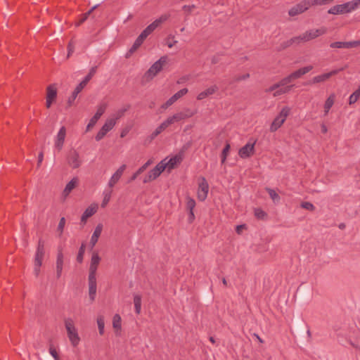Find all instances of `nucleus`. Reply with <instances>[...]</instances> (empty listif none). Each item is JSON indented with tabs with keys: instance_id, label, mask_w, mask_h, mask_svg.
<instances>
[{
	"instance_id": "f257e3e1",
	"label": "nucleus",
	"mask_w": 360,
	"mask_h": 360,
	"mask_svg": "<svg viewBox=\"0 0 360 360\" xmlns=\"http://www.w3.org/2000/svg\"><path fill=\"white\" fill-rule=\"evenodd\" d=\"M358 6H359L358 0L349 1L342 4H338L331 7L328 11V13L329 14L333 15L347 13L355 10L358 7Z\"/></svg>"
},
{
	"instance_id": "f03ea898",
	"label": "nucleus",
	"mask_w": 360,
	"mask_h": 360,
	"mask_svg": "<svg viewBox=\"0 0 360 360\" xmlns=\"http://www.w3.org/2000/svg\"><path fill=\"white\" fill-rule=\"evenodd\" d=\"M64 322L68 337L71 344L74 347L77 346L79 343L80 338L79 337L77 330L75 326L74 321L71 318H67L65 319Z\"/></svg>"
},
{
	"instance_id": "7ed1b4c3",
	"label": "nucleus",
	"mask_w": 360,
	"mask_h": 360,
	"mask_svg": "<svg viewBox=\"0 0 360 360\" xmlns=\"http://www.w3.org/2000/svg\"><path fill=\"white\" fill-rule=\"evenodd\" d=\"M290 113V108L288 106L283 107L278 115L274 119L270 125L269 131L271 132L276 131L284 124Z\"/></svg>"
},
{
	"instance_id": "20e7f679",
	"label": "nucleus",
	"mask_w": 360,
	"mask_h": 360,
	"mask_svg": "<svg viewBox=\"0 0 360 360\" xmlns=\"http://www.w3.org/2000/svg\"><path fill=\"white\" fill-rule=\"evenodd\" d=\"M182 158L179 155H175L171 158L169 160L165 158L159 162V175L167 170L169 173L172 169L177 167L181 163Z\"/></svg>"
},
{
	"instance_id": "39448f33",
	"label": "nucleus",
	"mask_w": 360,
	"mask_h": 360,
	"mask_svg": "<svg viewBox=\"0 0 360 360\" xmlns=\"http://www.w3.org/2000/svg\"><path fill=\"white\" fill-rule=\"evenodd\" d=\"M327 32V28L322 27L319 29L306 31L303 34L298 36L300 41H308Z\"/></svg>"
},
{
	"instance_id": "423d86ee",
	"label": "nucleus",
	"mask_w": 360,
	"mask_h": 360,
	"mask_svg": "<svg viewBox=\"0 0 360 360\" xmlns=\"http://www.w3.org/2000/svg\"><path fill=\"white\" fill-rule=\"evenodd\" d=\"M209 191V184L206 179L201 176L199 179L198 188L197 191V197L200 201H204L207 197Z\"/></svg>"
},
{
	"instance_id": "0eeeda50",
	"label": "nucleus",
	"mask_w": 360,
	"mask_h": 360,
	"mask_svg": "<svg viewBox=\"0 0 360 360\" xmlns=\"http://www.w3.org/2000/svg\"><path fill=\"white\" fill-rule=\"evenodd\" d=\"M107 108V103H102L98 105L96 112L95 115L91 118L89 124L86 126V131H90L96 124L100 117L103 115Z\"/></svg>"
},
{
	"instance_id": "6e6552de",
	"label": "nucleus",
	"mask_w": 360,
	"mask_h": 360,
	"mask_svg": "<svg viewBox=\"0 0 360 360\" xmlns=\"http://www.w3.org/2000/svg\"><path fill=\"white\" fill-rule=\"evenodd\" d=\"M158 74V60L144 73L141 79V85H146L150 82Z\"/></svg>"
},
{
	"instance_id": "1a4fd4ad",
	"label": "nucleus",
	"mask_w": 360,
	"mask_h": 360,
	"mask_svg": "<svg viewBox=\"0 0 360 360\" xmlns=\"http://www.w3.org/2000/svg\"><path fill=\"white\" fill-rule=\"evenodd\" d=\"M256 141L252 142L248 141L244 146H243L238 151V155L241 158L245 159L250 158L254 154L255 145Z\"/></svg>"
},
{
	"instance_id": "9d476101",
	"label": "nucleus",
	"mask_w": 360,
	"mask_h": 360,
	"mask_svg": "<svg viewBox=\"0 0 360 360\" xmlns=\"http://www.w3.org/2000/svg\"><path fill=\"white\" fill-rule=\"evenodd\" d=\"M309 8V2L307 0H303L300 3L291 8L288 12V14L290 16H295L298 14L304 13L308 10Z\"/></svg>"
},
{
	"instance_id": "9b49d317",
	"label": "nucleus",
	"mask_w": 360,
	"mask_h": 360,
	"mask_svg": "<svg viewBox=\"0 0 360 360\" xmlns=\"http://www.w3.org/2000/svg\"><path fill=\"white\" fill-rule=\"evenodd\" d=\"M67 160L68 165L73 169L78 168L82 164L79 155L75 150H72L69 152Z\"/></svg>"
},
{
	"instance_id": "f8f14e48",
	"label": "nucleus",
	"mask_w": 360,
	"mask_h": 360,
	"mask_svg": "<svg viewBox=\"0 0 360 360\" xmlns=\"http://www.w3.org/2000/svg\"><path fill=\"white\" fill-rule=\"evenodd\" d=\"M45 255V243L42 239H39L38 241L35 255H34V263L41 264Z\"/></svg>"
},
{
	"instance_id": "ddd939ff",
	"label": "nucleus",
	"mask_w": 360,
	"mask_h": 360,
	"mask_svg": "<svg viewBox=\"0 0 360 360\" xmlns=\"http://www.w3.org/2000/svg\"><path fill=\"white\" fill-rule=\"evenodd\" d=\"M195 205L196 203L193 198L190 196L186 198V208L188 212V221L190 224L193 223L195 218L193 212Z\"/></svg>"
},
{
	"instance_id": "4468645a",
	"label": "nucleus",
	"mask_w": 360,
	"mask_h": 360,
	"mask_svg": "<svg viewBox=\"0 0 360 360\" xmlns=\"http://www.w3.org/2000/svg\"><path fill=\"white\" fill-rule=\"evenodd\" d=\"M63 263H64V255L63 253V249L59 247L58 248L56 262V278L58 279L60 278L62 275Z\"/></svg>"
},
{
	"instance_id": "2eb2a0df",
	"label": "nucleus",
	"mask_w": 360,
	"mask_h": 360,
	"mask_svg": "<svg viewBox=\"0 0 360 360\" xmlns=\"http://www.w3.org/2000/svg\"><path fill=\"white\" fill-rule=\"evenodd\" d=\"M126 165H121L117 169V171L112 174L108 184V186L109 188L112 189L115 185L119 181L124 170L126 169Z\"/></svg>"
},
{
	"instance_id": "dca6fc26",
	"label": "nucleus",
	"mask_w": 360,
	"mask_h": 360,
	"mask_svg": "<svg viewBox=\"0 0 360 360\" xmlns=\"http://www.w3.org/2000/svg\"><path fill=\"white\" fill-rule=\"evenodd\" d=\"M96 294V276L89 275V295L91 302H94Z\"/></svg>"
},
{
	"instance_id": "f3484780",
	"label": "nucleus",
	"mask_w": 360,
	"mask_h": 360,
	"mask_svg": "<svg viewBox=\"0 0 360 360\" xmlns=\"http://www.w3.org/2000/svg\"><path fill=\"white\" fill-rule=\"evenodd\" d=\"M101 261V258L98 254L96 252H94L91 259V264L89 266V274L90 276H96V270L99 262Z\"/></svg>"
},
{
	"instance_id": "a211bd4d",
	"label": "nucleus",
	"mask_w": 360,
	"mask_h": 360,
	"mask_svg": "<svg viewBox=\"0 0 360 360\" xmlns=\"http://www.w3.org/2000/svg\"><path fill=\"white\" fill-rule=\"evenodd\" d=\"M66 135V129L65 127H62L56 136V139L55 141V147L58 150H60L63 148L65 138Z\"/></svg>"
},
{
	"instance_id": "6ab92c4d",
	"label": "nucleus",
	"mask_w": 360,
	"mask_h": 360,
	"mask_svg": "<svg viewBox=\"0 0 360 360\" xmlns=\"http://www.w3.org/2000/svg\"><path fill=\"white\" fill-rule=\"evenodd\" d=\"M292 81H293V80H292L290 75H289L288 76L283 78L278 83H276V84H273L272 86L269 87L267 89H266V92H267V93L271 92V91L278 89L281 86H282V87L288 86L287 84L290 83Z\"/></svg>"
},
{
	"instance_id": "aec40b11",
	"label": "nucleus",
	"mask_w": 360,
	"mask_h": 360,
	"mask_svg": "<svg viewBox=\"0 0 360 360\" xmlns=\"http://www.w3.org/2000/svg\"><path fill=\"white\" fill-rule=\"evenodd\" d=\"M194 114V112L187 108L184 112L176 113L174 115L171 116V117L173 120V122L174 123L175 122H179L182 120L191 117Z\"/></svg>"
},
{
	"instance_id": "412c9836",
	"label": "nucleus",
	"mask_w": 360,
	"mask_h": 360,
	"mask_svg": "<svg viewBox=\"0 0 360 360\" xmlns=\"http://www.w3.org/2000/svg\"><path fill=\"white\" fill-rule=\"evenodd\" d=\"M339 71H340L339 70H334L329 72L324 73V74H322L320 75H317L313 78L311 83L316 84V83L323 82L326 81L327 79H328L332 76L338 74Z\"/></svg>"
},
{
	"instance_id": "4be33fe9",
	"label": "nucleus",
	"mask_w": 360,
	"mask_h": 360,
	"mask_svg": "<svg viewBox=\"0 0 360 360\" xmlns=\"http://www.w3.org/2000/svg\"><path fill=\"white\" fill-rule=\"evenodd\" d=\"M97 209L98 207L96 205H91V206L88 207L82 215L81 223L85 224L86 223L87 219L93 216L96 212Z\"/></svg>"
},
{
	"instance_id": "5701e85b",
	"label": "nucleus",
	"mask_w": 360,
	"mask_h": 360,
	"mask_svg": "<svg viewBox=\"0 0 360 360\" xmlns=\"http://www.w3.org/2000/svg\"><path fill=\"white\" fill-rule=\"evenodd\" d=\"M103 230V224H98L95 229L94 231L91 236V240H90V245L91 248L92 249L95 245L97 243L98 238L101 234Z\"/></svg>"
},
{
	"instance_id": "b1692460",
	"label": "nucleus",
	"mask_w": 360,
	"mask_h": 360,
	"mask_svg": "<svg viewBox=\"0 0 360 360\" xmlns=\"http://www.w3.org/2000/svg\"><path fill=\"white\" fill-rule=\"evenodd\" d=\"M313 69L312 65H308L302 68L298 69L297 70L292 72L290 75L292 80L297 79L298 78H300L304 75L308 73Z\"/></svg>"
},
{
	"instance_id": "393cba45",
	"label": "nucleus",
	"mask_w": 360,
	"mask_h": 360,
	"mask_svg": "<svg viewBox=\"0 0 360 360\" xmlns=\"http://www.w3.org/2000/svg\"><path fill=\"white\" fill-rule=\"evenodd\" d=\"M145 39H146L139 34V36L136 38L134 43L133 44L132 46L126 53V58L130 57L141 46Z\"/></svg>"
},
{
	"instance_id": "a878e982",
	"label": "nucleus",
	"mask_w": 360,
	"mask_h": 360,
	"mask_svg": "<svg viewBox=\"0 0 360 360\" xmlns=\"http://www.w3.org/2000/svg\"><path fill=\"white\" fill-rule=\"evenodd\" d=\"M217 90H218V87L216 85L212 86L209 87L208 89H207L206 90L200 92L198 95L197 99L198 100H202V99L205 98L206 97H207V96H209L210 95H212Z\"/></svg>"
},
{
	"instance_id": "bb28decb",
	"label": "nucleus",
	"mask_w": 360,
	"mask_h": 360,
	"mask_svg": "<svg viewBox=\"0 0 360 360\" xmlns=\"http://www.w3.org/2000/svg\"><path fill=\"white\" fill-rule=\"evenodd\" d=\"M158 27V19L155 20L140 34L144 39L150 34Z\"/></svg>"
},
{
	"instance_id": "cd10ccee",
	"label": "nucleus",
	"mask_w": 360,
	"mask_h": 360,
	"mask_svg": "<svg viewBox=\"0 0 360 360\" xmlns=\"http://www.w3.org/2000/svg\"><path fill=\"white\" fill-rule=\"evenodd\" d=\"M333 49H350L353 48L352 41H335L330 44Z\"/></svg>"
},
{
	"instance_id": "c85d7f7f",
	"label": "nucleus",
	"mask_w": 360,
	"mask_h": 360,
	"mask_svg": "<svg viewBox=\"0 0 360 360\" xmlns=\"http://www.w3.org/2000/svg\"><path fill=\"white\" fill-rule=\"evenodd\" d=\"M158 178V165H155L153 169L149 172V173L144 177L143 182L144 184L148 183Z\"/></svg>"
},
{
	"instance_id": "c756f323",
	"label": "nucleus",
	"mask_w": 360,
	"mask_h": 360,
	"mask_svg": "<svg viewBox=\"0 0 360 360\" xmlns=\"http://www.w3.org/2000/svg\"><path fill=\"white\" fill-rule=\"evenodd\" d=\"M335 96L334 94H332L329 96V97L326 99L324 103V114L327 115L330 109L334 104Z\"/></svg>"
},
{
	"instance_id": "7c9ffc66",
	"label": "nucleus",
	"mask_w": 360,
	"mask_h": 360,
	"mask_svg": "<svg viewBox=\"0 0 360 360\" xmlns=\"http://www.w3.org/2000/svg\"><path fill=\"white\" fill-rule=\"evenodd\" d=\"M153 162L152 160H148L143 166H141L130 178V179L129 180V182H131L132 181H134L137 176L141 174V173H143L147 168L149 165H151V163Z\"/></svg>"
},
{
	"instance_id": "2f4dec72",
	"label": "nucleus",
	"mask_w": 360,
	"mask_h": 360,
	"mask_svg": "<svg viewBox=\"0 0 360 360\" xmlns=\"http://www.w3.org/2000/svg\"><path fill=\"white\" fill-rule=\"evenodd\" d=\"M115 124L116 119L110 118L106 120L105 122L101 129L107 134L115 127Z\"/></svg>"
},
{
	"instance_id": "473e14b6",
	"label": "nucleus",
	"mask_w": 360,
	"mask_h": 360,
	"mask_svg": "<svg viewBox=\"0 0 360 360\" xmlns=\"http://www.w3.org/2000/svg\"><path fill=\"white\" fill-rule=\"evenodd\" d=\"M57 96V89L55 84L49 85L46 89V98L54 101Z\"/></svg>"
},
{
	"instance_id": "72a5a7b5",
	"label": "nucleus",
	"mask_w": 360,
	"mask_h": 360,
	"mask_svg": "<svg viewBox=\"0 0 360 360\" xmlns=\"http://www.w3.org/2000/svg\"><path fill=\"white\" fill-rule=\"evenodd\" d=\"M112 193V189H111V188L105 189L103 191V199L101 202V207L104 208L108 204V202H110V198H111Z\"/></svg>"
},
{
	"instance_id": "f704fd0d",
	"label": "nucleus",
	"mask_w": 360,
	"mask_h": 360,
	"mask_svg": "<svg viewBox=\"0 0 360 360\" xmlns=\"http://www.w3.org/2000/svg\"><path fill=\"white\" fill-rule=\"evenodd\" d=\"M292 86H293L292 85H289L288 86H284V87L281 86L278 89L272 91L273 96L274 97H276V96L287 94L291 90Z\"/></svg>"
},
{
	"instance_id": "c9c22d12",
	"label": "nucleus",
	"mask_w": 360,
	"mask_h": 360,
	"mask_svg": "<svg viewBox=\"0 0 360 360\" xmlns=\"http://www.w3.org/2000/svg\"><path fill=\"white\" fill-rule=\"evenodd\" d=\"M97 6H98V5H96L94 6H93L86 13H83L82 15H81V17H80L79 20H78V22H76V26H79L84 22H85L87 20V18H89V16L90 15V14L93 12V11L95 10L97 8Z\"/></svg>"
},
{
	"instance_id": "e433bc0d",
	"label": "nucleus",
	"mask_w": 360,
	"mask_h": 360,
	"mask_svg": "<svg viewBox=\"0 0 360 360\" xmlns=\"http://www.w3.org/2000/svg\"><path fill=\"white\" fill-rule=\"evenodd\" d=\"M360 98V86H359L358 89L353 92L349 98V104L352 105L354 104Z\"/></svg>"
},
{
	"instance_id": "4c0bfd02",
	"label": "nucleus",
	"mask_w": 360,
	"mask_h": 360,
	"mask_svg": "<svg viewBox=\"0 0 360 360\" xmlns=\"http://www.w3.org/2000/svg\"><path fill=\"white\" fill-rule=\"evenodd\" d=\"M300 40H299V37H292L290 39L282 43L281 44V49H279L278 50H283V49H285L288 47H289L290 46H291L292 44L294 43H300Z\"/></svg>"
},
{
	"instance_id": "58836bf2",
	"label": "nucleus",
	"mask_w": 360,
	"mask_h": 360,
	"mask_svg": "<svg viewBox=\"0 0 360 360\" xmlns=\"http://www.w3.org/2000/svg\"><path fill=\"white\" fill-rule=\"evenodd\" d=\"M309 2V7L317 5H326L331 4L334 0H307Z\"/></svg>"
},
{
	"instance_id": "ea45409f",
	"label": "nucleus",
	"mask_w": 360,
	"mask_h": 360,
	"mask_svg": "<svg viewBox=\"0 0 360 360\" xmlns=\"http://www.w3.org/2000/svg\"><path fill=\"white\" fill-rule=\"evenodd\" d=\"M85 248H86V245L84 243H82L81 246L79 247V251H78V253H77V262L78 263H82L83 262V259H84V252H85Z\"/></svg>"
},
{
	"instance_id": "a19ab883",
	"label": "nucleus",
	"mask_w": 360,
	"mask_h": 360,
	"mask_svg": "<svg viewBox=\"0 0 360 360\" xmlns=\"http://www.w3.org/2000/svg\"><path fill=\"white\" fill-rule=\"evenodd\" d=\"M134 303L135 307V311L136 314H139L141 309V296L136 295L134 297Z\"/></svg>"
},
{
	"instance_id": "79ce46f5",
	"label": "nucleus",
	"mask_w": 360,
	"mask_h": 360,
	"mask_svg": "<svg viewBox=\"0 0 360 360\" xmlns=\"http://www.w3.org/2000/svg\"><path fill=\"white\" fill-rule=\"evenodd\" d=\"M97 324L98 328V331L100 335H103L104 333V326H105V321H104V317L103 316H98L97 318Z\"/></svg>"
},
{
	"instance_id": "37998d69",
	"label": "nucleus",
	"mask_w": 360,
	"mask_h": 360,
	"mask_svg": "<svg viewBox=\"0 0 360 360\" xmlns=\"http://www.w3.org/2000/svg\"><path fill=\"white\" fill-rule=\"evenodd\" d=\"M76 184L77 179H73L70 181H69L64 189V193L68 194L75 187Z\"/></svg>"
},
{
	"instance_id": "c03bdc74",
	"label": "nucleus",
	"mask_w": 360,
	"mask_h": 360,
	"mask_svg": "<svg viewBox=\"0 0 360 360\" xmlns=\"http://www.w3.org/2000/svg\"><path fill=\"white\" fill-rule=\"evenodd\" d=\"M173 123L174 122L172 117H169L165 122H163L160 125H159V134Z\"/></svg>"
},
{
	"instance_id": "a18cd8bd",
	"label": "nucleus",
	"mask_w": 360,
	"mask_h": 360,
	"mask_svg": "<svg viewBox=\"0 0 360 360\" xmlns=\"http://www.w3.org/2000/svg\"><path fill=\"white\" fill-rule=\"evenodd\" d=\"M97 70V66L92 67L87 75L84 78V81H85L87 84L96 74Z\"/></svg>"
},
{
	"instance_id": "49530a36",
	"label": "nucleus",
	"mask_w": 360,
	"mask_h": 360,
	"mask_svg": "<svg viewBox=\"0 0 360 360\" xmlns=\"http://www.w3.org/2000/svg\"><path fill=\"white\" fill-rule=\"evenodd\" d=\"M113 328L115 329L121 328V317L118 314H115L113 317L112 321Z\"/></svg>"
},
{
	"instance_id": "de8ad7c7",
	"label": "nucleus",
	"mask_w": 360,
	"mask_h": 360,
	"mask_svg": "<svg viewBox=\"0 0 360 360\" xmlns=\"http://www.w3.org/2000/svg\"><path fill=\"white\" fill-rule=\"evenodd\" d=\"M230 150V145L227 143L221 152V163L224 164L226 160L227 155Z\"/></svg>"
},
{
	"instance_id": "09e8293b",
	"label": "nucleus",
	"mask_w": 360,
	"mask_h": 360,
	"mask_svg": "<svg viewBox=\"0 0 360 360\" xmlns=\"http://www.w3.org/2000/svg\"><path fill=\"white\" fill-rule=\"evenodd\" d=\"M266 191L268 192L270 198L275 202L278 201L280 200V196L278 194L271 188H266Z\"/></svg>"
},
{
	"instance_id": "8fccbe9b",
	"label": "nucleus",
	"mask_w": 360,
	"mask_h": 360,
	"mask_svg": "<svg viewBox=\"0 0 360 360\" xmlns=\"http://www.w3.org/2000/svg\"><path fill=\"white\" fill-rule=\"evenodd\" d=\"M169 60L167 56H162L159 58V72L164 69L165 65L168 63Z\"/></svg>"
},
{
	"instance_id": "3c124183",
	"label": "nucleus",
	"mask_w": 360,
	"mask_h": 360,
	"mask_svg": "<svg viewBox=\"0 0 360 360\" xmlns=\"http://www.w3.org/2000/svg\"><path fill=\"white\" fill-rule=\"evenodd\" d=\"M65 225V217H61L59 221L58 228H57V230L59 232V236H62V234L63 233V229H64Z\"/></svg>"
},
{
	"instance_id": "603ef678",
	"label": "nucleus",
	"mask_w": 360,
	"mask_h": 360,
	"mask_svg": "<svg viewBox=\"0 0 360 360\" xmlns=\"http://www.w3.org/2000/svg\"><path fill=\"white\" fill-rule=\"evenodd\" d=\"M255 215L259 219H264L267 214L262 209L257 208L255 210Z\"/></svg>"
},
{
	"instance_id": "864d4df0",
	"label": "nucleus",
	"mask_w": 360,
	"mask_h": 360,
	"mask_svg": "<svg viewBox=\"0 0 360 360\" xmlns=\"http://www.w3.org/2000/svg\"><path fill=\"white\" fill-rule=\"evenodd\" d=\"M87 83L82 80L75 89L73 91L75 92V94H79L82 89L86 86Z\"/></svg>"
},
{
	"instance_id": "5fc2aeb1",
	"label": "nucleus",
	"mask_w": 360,
	"mask_h": 360,
	"mask_svg": "<svg viewBox=\"0 0 360 360\" xmlns=\"http://www.w3.org/2000/svg\"><path fill=\"white\" fill-rule=\"evenodd\" d=\"M301 207L309 211H314L315 210L314 205L309 202H302L301 203Z\"/></svg>"
},
{
	"instance_id": "6e6d98bb",
	"label": "nucleus",
	"mask_w": 360,
	"mask_h": 360,
	"mask_svg": "<svg viewBox=\"0 0 360 360\" xmlns=\"http://www.w3.org/2000/svg\"><path fill=\"white\" fill-rule=\"evenodd\" d=\"M176 102L175 99L173 98L172 96L170 98H169L165 103H164L161 108L163 109H167L169 106L172 105L173 103Z\"/></svg>"
},
{
	"instance_id": "4d7b16f0",
	"label": "nucleus",
	"mask_w": 360,
	"mask_h": 360,
	"mask_svg": "<svg viewBox=\"0 0 360 360\" xmlns=\"http://www.w3.org/2000/svg\"><path fill=\"white\" fill-rule=\"evenodd\" d=\"M107 134L103 131L101 129L99 130V131L97 133V134L95 136V139L97 141H101V139H103L104 138V136L106 135Z\"/></svg>"
},
{
	"instance_id": "13d9d810",
	"label": "nucleus",
	"mask_w": 360,
	"mask_h": 360,
	"mask_svg": "<svg viewBox=\"0 0 360 360\" xmlns=\"http://www.w3.org/2000/svg\"><path fill=\"white\" fill-rule=\"evenodd\" d=\"M107 134L103 131L101 129L99 130V131L97 133V134L95 136V139L97 141H101V139H103L104 138V136L106 135Z\"/></svg>"
},
{
	"instance_id": "bf43d9fd",
	"label": "nucleus",
	"mask_w": 360,
	"mask_h": 360,
	"mask_svg": "<svg viewBox=\"0 0 360 360\" xmlns=\"http://www.w3.org/2000/svg\"><path fill=\"white\" fill-rule=\"evenodd\" d=\"M78 94H75V92L73 91L72 95L69 97L68 100V107L72 106L75 100L76 99Z\"/></svg>"
},
{
	"instance_id": "052dcab7",
	"label": "nucleus",
	"mask_w": 360,
	"mask_h": 360,
	"mask_svg": "<svg viewBox=\"0 0 360 360\" xmlns=\"http://www.w3.org/2000/svg\"><path fill=\"white\" fill-rule=\"evenodd\" d=\"M49 352H50L51 355L54 358L55 360H60L59 356H58L56 350L53 347H50Z\"/></svg>"
},
{
	"instance_id": "680f3d73",
	"label": "nucleus",
	"mask_w": 360,
	"mask_h": 360,
	"mask_svg": "<svg viewBox=\"0 0 360 360\" xmlns=\"http://www.w3.org/2000/svg\"><path fill=\"white\" fill-rule=\"evenodd\" d=\"M188 93V89L184 88L181 90H179L178 92L175 94L178 96L179 98H181L184 95H186Z\"/></svg>"
},
{
	"instance_id": "e2e57ef3",
	"label": "nucleus",
	"mask_w": 360,
	"mask_h": 360,
	"mask_svg": "<svg viewBox=\"0 0 360 360\" xmlns=\"http://www.w3.org/2000/svg\"><path fill=\"white\" fill-rule=\"evenodd\" d=\"M41 265H42L41 264H37V263L34 264V273L36 276H39V272H40V267Z\"/></svg>"
},
{
	"instance_id": "0e129e2a",
	"label": "nucleus",
	"mask_w": 360,
	"mask_h": 360,
	"mask_svg": "<svg viewBox=\"0 0 360 360\" xmlns=\"http://www.w3.org/2000/svg\"><path fill=\"white\" fill-rule=\"evenodd\" d=\"M249 77H250V75L248 73H247V74H245V75H240V76L236 77L235 79H234V81L239 82V81H241V80H245V79L249 78Z\"/></svg>"
},
{
	"instance_id": "69168bd1",
	"label": "nucleus",
	"mask_w": 360,
	"mask_h": 360,
	"mask_svg": "<svg viewBox=\"0 0 360 360\" xmlns=\"http://www.w3.org/2000/svg\"><path fill=\"white\" fill-rule=\"evenodd\" d=\"M127 110V108H124V109H120L117 111V114H116V117L115 119H116V121L120 119V117H122L124 112Z\"/></svg>"
},
{
	"instance_id": "338daca9",
	"label": "nucleus",
	"mask_w": 360,
	"mask_h": 360,
	"mask_svg": "<svg viewBox=\"0 0 360 360\" xmlns=\"http://www.w3.org/2000/svg\"><path fill=\"white\" fill-rule=\"evenodd\" d=\"M195 8V6L193 4L189 5V6L185 5L183 6V10L185 11L191 12Z\"/></svg>"
},
{
	"instance_id": "774afa93",
	"label": "nucleus",
	"mask_w": 360,
	"mask_h": 360,
	"mask_svg": "<svg viewBox=\"0 0 360 360\" xmlns=\"http://www.w3.org/2000/svg\"><path fill=\"white\" fill-rule=\"evenodd\" d=\"M246 228L245 224L238 225L236 228V231L238 234H240L243 229Z\"/></svg>"
}]
</instances>
